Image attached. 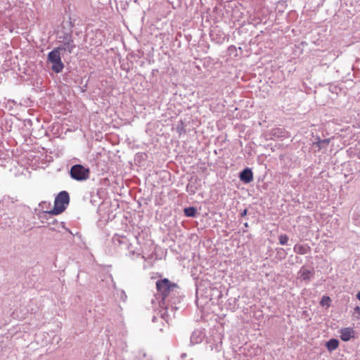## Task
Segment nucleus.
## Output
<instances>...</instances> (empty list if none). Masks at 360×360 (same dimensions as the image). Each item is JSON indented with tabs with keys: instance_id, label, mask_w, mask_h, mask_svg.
<instances>
[{
	"instance_id": "obj_1",
	"label": "nucleus",
	"mask_w": 360,
	"mask_h": 360,
	"mask_svg": "<svg viewBox=\"0 0 360 360\" xmlns=\"http://www.w3.org/2000/svg\"><path fill=\"white\" fill-rule=\"evenodd\" d=\"M64 47H56L51 52L49 53L47 57V62L51 64V70L56 72H61L64 68V64L61 60V53Z\"/></svg>"
},
{
	"instance_id": "obj_2",
	"label": "nucleus",
	"mask_w": 360,
	"mask_h": 360,
	"mask_svg": "<svg viewBox=\"0 0 360 360\" xmlns=\"http://www.w3.org/2000/svg\"><path fill=\"white\" fill-rule=\"evenodd\" d=\"M70 197L67 191H61L56 196L54 201V207L49 212L53 215L62 213L69 204Z\"/></svg>"
},
{
	"instance_id": "obj_3",
	"label": "nucleus",
	"mask_w": 360,
	"mask_h": 360,
	"mask_svg": "<svg viewBox=\"0 0 360 360\" xmlns=\"http://www.w3.org/2000/svg\"><path fill=\"white\" fill-rule=\"evenodd\" d=\"M156 288L162 299L165 300L169 295L172 291L178 288V285L174 283H172L167 278H163L156 282Z\"/></svg>"
},
{
	"instance_id": "obj_4",
	"label": "nucleus",
	"mask_w": 360,
	"mask_h": 360,
	"mask_svg": "<svg viewBox=\"0 0 360 360\" xmlns=\"http://www.w3.org/2000/svg\"><path fill=\"white\" fill-rule=\"evenodd\" d=\"M70 176L77 181L86 180L89 176V169L81 165H75L70 169Z\"/></svg>"
},
{
	"instance_id": "obj_5",
	"label": "nucleus",
	"mask_w": 360,
	"mask_h": 360,
	"mask_svg": "<svg viewBox=\"0 0 360 360\" xmlns=\"http://www.w3.org/2000/svg\"><path fill=\"white\" fill-rule=\"evenodd\" d=\"M63 47L65 48V50H63V51H67L70 53H71L73 49L75 48V45L74 44L72 36L70 34H66L64 36Z\"/></svg>"
},
{
	"instance_id": "obj_6",
	"label": "nucleus",
	"mask_w": 360,
	"mask_h": 360,
	"mask_svg": "<svg viewBox=\"0 0 360 360\" xmlns=\"http://www.w3.org/2000/svg\"><path fill=\"white\" fill-rule=\"evenodd\" d=\"M239 177L242 181L248 184L253 180V174L250 169L246 168L240 172Z\"/></svg>"
},
{
	"instance_id": "obj_7",
	"label": "nucleus",
	"mask_w": 360,
	"mask_h": 360,
	"mask_svg": "<svg viewBox=\"0 0 360 360\" xmlns=\"http://www.w3.org/2000/svg\"><path fill=\"white\" fill-rule=\"evenodd\" d=\"M354 331L351 328H345L340 330V338L343 341L349 340L354 335Z\"/></svg>"
},
{
	"instance_id": "obj_8",
	"label": "nucleus",
	"mask_w": 360,
	"mask_h": 360,
	"mask_svg": "<svg viewBox=\"0 0 360 360\" xmlns=\"http://www.w3.org/2000/svg\"><path fill=\"white\" fill-rule=\"evenodd\" d=\"M294 251L300 255H305L311 251V248L307 244H297L294 246Z\"/></svg>"
},
{
	"instance_id": "obj_9",
	"label": "nucleus",
	"mask_w": 360,
	"mask_h": 360,
	"mask_svg": "<svg viewBox=\"0 0 360 360\" xmlns=\"http://www.w3.org/2000/svg\"><path fill=\"white\" fill-rule=\"evenodd\" d=\"M299 274H300V277L304 281H309L313 275V273L311 272V271L307 269V268H305L304 266L300 269Z\"/></svg>"
},
{
	"instance_id": "obj_10",
	"label": "nucleus",
	"mask_w": 360,
	"mask_h": 360,
	"mask_svg": "<svg viewBox=\"0 0 360 360\" xmlns=\"http://www.w3.org/2000/svg\"><path fill=\"white\" fill-rule=\"evenodd\" d=\"M328 351L332 352L336 349L339 346V341L336 339H330L326 345Z\"/></svg>"
},
{
	"instance_id": "obj_11",
	"label": "nucleus",
	"mask_w": 360,
	"mask_h": 360,
	"mask_svg": "<svg viewBox=\"0 0 360 360\" xmlns=\"http://www.w3.org/2000/svg\"><path fill=\"white\" fill-rule=\"evenodd\" d=\"M330 141V139H319L314 145L317 147L319 150H321L323 148H326L329 144Z\"/></svg>"
},
{
	"instance_id": "obj_12",
	"label": "nucleus",
	"mask_w": 360,
	"mask_h": 360,
	"mask_svg": "<svg viewBox=\"0 0 360 360\" xmlns=\"http://www.w3.org/2000/svg\"><path fill=\"white\" fill-rule=\"evenodd\" d=\"M197 210L195 207H190L184 209V214L186 217H195Z\"/></svg>"
},
{
	"instance_id": "obj_13",
	"label": "nucleus",
	"mask_w": 360,
	"mask_h": 360,
	"mask_svg": "<svg viewBox=\"0 0 360 360\" xmlns=\"http://www.w3.org/2000/svg\"><path fill=\"white\" fill-rule=\"evenodd\" d=\"M330 302H331V300H330V297L323 296L321 298L320 304L323 307L326 306L327 307H329L330 306Z\"/></svg>"
},
{
	"instance_id": "obj_14",
	"label": "nucleus",
	"mask_w": 360,
	"mask_h": 360,
	"mask_svg": "<svg viewBox=\"0 0 360 360\" xmlns=\"http://www.w3.org/2000/svg\"><path fill=\"white\" fill-rule=\"evenodd\" d=\"M288 241V237L287 235H281L279 236V243L281 245H285Z\"/></svg>"
},
{
	"instance_id": "obj_15",
	"label": "nucleus",
	"mask_w": 360,
	"mask_h": 360,
	"mask_svg": "<svg viewBox=\"0 0 360 360\" xmlns=\"http://www.w3.org/2000/svg\"><path fill=\"white\" fill-rule=\"evenodd\" d=\"M354 314H356V318L357 319H360V307H356L354 309Z\"/></svg>"
},
{
	"instance_id": "obj_16",
	"label": "nucleus",
	"mask_w": 360,
	"mask_h": 360,
	"mask_svg": "<svg viewBox=\"0 0 360 360\" xmlns=\"http://www.w3.org/2000/svg\"><path fill=\"white\" fill-rule=\"evenodd\" d=\"M356 297L360 301V291L356 294Z\"/></svg>"
},
{
	"instance_id": "obj_17",
	"label": "nucleus",
	"mask_w": 360,
	"mask_h": 360,
	"mask_svg": "<svg viewBox=\"0 0 360 360\" xmlns=\"http://www.w3.org/2000/svg\"><path fill=\"white\" fill-rule=\"evenodd\" d=\"M246 214V210L244 211L243 215L245 214Z\"/></svg>"
}]
</instances>
